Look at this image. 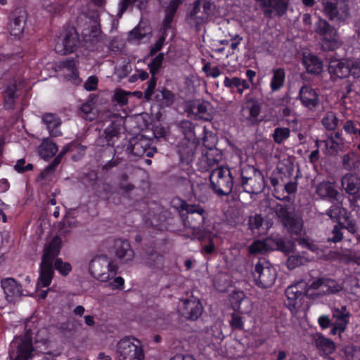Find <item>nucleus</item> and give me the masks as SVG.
I'll return each instance as SVG.
<instances>
[{"label":"nucleus","instance_id":"nucleus-1","mask_svg":"<svg viewBox=\"0 0 360 360\" xmlns=\"http://www.w3.org/2000/svg\"><path fill=\"white\" fill-rule=\"evenodd\" d=\"M173 207L178 211L185 227L191 229L196 236L204 231V224L207 212L200 205L188 204L186 200L179 198L172 201Z\"/></svg>","mask_w":360,"mask_h":360},{"label":"nucleus","instance_id":"nucleus-2","mask_svg":"<svg viewBox=\"0 0 360 360\" xmlns=\"http://www.w3.org/2000/svg\"><path fill=\"white\" fill-rule=\"evenodd\" d=\"M238 168L217 167L210 174V181L213 191L219 195H228L233 191L236 192L238 182Z\"/></svg>","mask_w":360,"mask_h":360},{"label":"nucleus","instance_id":"nucleus-3","mask_svg":"<svg viewBox=\"0 0 360 360\" xmlns=\"http://www.w3.org/2000/svg\"><path fill=\"white\" fill-rule=\"evenodd\" d=\"M238 182L236 184V193L245 192L250 194H258L265 187L264 175L260 170L253 166L238 168Z\"/></svg>","mask_w":360,"mask_h":360},{"label":"nucleus","instance_id":"nucleus-4","mask_svg":"<svg viewBox=\"0 0 360 360\" xmlns=\"http://www.w3.org/2000/svg\"><path fill=\"white\" fill-rule=\"evenodd\" d=\"M272 210L290 234L301 235L303 221L302 218L296 214L293 207L288 204L276 203L272 207Z\"/></svg>","mask_w":360,"mask_h":360},{"label":"nucleus","instance_id":"nucleus-5","mask_svg":"<svg viewBox=\"0 0 360 360\" xmlns=\"http://www.w3.org/2000/svg\"><path fill=\"white\" fill-rule=\"evenodd\" d=\"M118 266L107 255L94 257L89 265L90 274L101 282H106L116 276Z\"/></svg>","mask_w":360,"mask_h":360},{"label":"nucleus","instance_id":"nucleus-6","mask_svg":"<svg viewBox=\"0 0 360 360\" xmlns=\"http://www.w3.org/2000/svg\"><path fill=\"white\" fill-rule=\"evenodd\" d=\"M217 137L212 133H206L202 138V144L207 149L206 153H202L198 162V169L202 172L214 169L221 159V153L214 148Z\"/></svg>","mask_w":360,"mask_h":360},{"label":"nucleus","instance_id":"nucleus-7","mask_svg":"<svg viewBox=\"0 0 360 360\" xmlns=\"http://www.w3.org/2000/svg\"><path fill=\"white\" fill-rule=\"evenodd\" d=\"M309 284L303 280L291 285L285 290L286 300L285 304L292 312L297 311L302 308L306 297H311L309 294Z\"/></svg>","mask_w":360,"mask_h":360},{"label":"nucleus","instance_id":"nucleus-8","mask_svg":"<svg viewBox=\"0 0 360 360\" xmlns=\"http://www.w3.org/2000/svg\"><path fill=\"white\" fill-rule=\"evenodd\" d=\"M328 71L332 79H344L349 76L354 79L360 77L359 63L348 58L331 59Z\"/></svg>","mask_w":360,"mask_h":360},{"label":"nucleus","instance_id":"nucleus-9","mask_svg":"<svg viewBox=\"0 0 360 360\" xmlns=\"http://www.w3.org/2000/svg\"><path fill=\"white\" fill-rule=\"evenodd\" d=\"M215 5L211 0H196L187 13L186 21L191 26L198 27L214 14Z\"/></svg>","mask_w":360,"mask_h":360},{"label":"nucleus","instance_id":"nucleus-10","mask_svg":"<svg viewBox=\"0 0 360 360\" xmlns=\"http://www.w3.org/2000/svg\"><path fill=\"white\" fill-rule=\"evenodd\" d=\"M256 285L262 288H270L277 276L276 269L265 259H259L252 273Z\"/></svg>","mask_w":360,"mask_h":360},{"label":"nucleus","instance_id":"nucleus-11","mask_svg":"<svg viewBox=\"0 0 360 360\" xmlns=\"http://www.w3.org/2000/svg\"><path fill=\"white\" fill-rule=\"evenodd\" d=\"M116 354L118 360H143L144 359V352L140 341L128 337L119 341Z\"/></svg>","mask_w":360,"mask_h":360},{"label":"nucleus","instance_id":"nucleus-12","mask_svg":"<svg viewBox=\"0 0 360 360\" xmlns=\"http://www.w3.org/2000/svg\"><path fill=\"white\" fill-rule=\"evenodd\" d=\"M79 34L74 27L65 28L59 36L55 46V51L60 55L75 52L79 44Z\"/></svg>","mask_w":360,"mask_h":360},{"label":"nucleus","instance_id":"nucleus-13","mask_svg":"<svg viewBox=\"0 0 360 360\" xmlns=\"http://www.w3.org/2000/svg\"><path fill=\"white\" fill-rule=\"evenodd\" d=\"M151 139L144 136L131 138L126 146V152L129 155L134 157L146 156L152 158L157 153L155 146H152Z\"/></svg>","mask_w":360,"mask_h":360},{"label":"nucleus","instance_id":"nucleus-14","mask_svg":"<svg viewBox=\"0 0 360 360\" xmlns=\"http://www.w3.org/2000/svg\"><path fill=\"white\" fill-rule=\"evenodd\" d=\"M314 30L322 38V46L325 51H333L338 46L337 31L326 20L319 18Z\"/></svg>","mask_w":360,"mask_h":360},{"label":"nucleus","instance_id":"nucleus-15","mask_svg":"<svg viewBox=\"0 0 360 360\" xmlns=\"http://www.w3.org/2000/svg\"><path fill=\"white\" fill-rule=\"evenodd\" d=\"M309 288L319 290L320 295H337L343 291L344 283L327 276H321L312 281L309 284Z\"/></svg>","mask_w":360,"mask_h":360},{"label":"nucleus","instance_id":"nucleus-16","mask_svg":"<svg viewBox=\"0 0 360 360\" xmlns=\"http://www.w3.org/2000/svg\"><path fill=\"white\" fill-rule=\"evenodd\" d=\"M121 134L120 121H112L110 124L100 134L96 139V145L101 148L109 149L110 155H115V143L118 140Z\"/></svg>","mask_w":360,"mask_h":360},{"label":"nucleus","instance_id":"nucleus-17","mask_svg":"<svg viewBox=\"0 0 360 360\" xmlns=\"http://www.w3.org/2000/svg\"><path fill=\"white\" fill-rule=\"evenodd\" d=\"M323 14L328 19L339 25L347 23L349 10L347 6L338 7V0H323Z\"/></svg>","mask_w":360,"mask_h":360},{"label":"nucleus","instance_id":"nucleus-18","mask_svg":"<svg viewBox=\"0 0 360 360\" xmlns=\"http://www.w3.org/2000/svg\"><path fill=\"white\" fill-rule=\"evenodd\" d=\"M263 10L265 18L271 19L273 16L282 17L289 7L290 0H255Z\"/></svg>","mask_w":360,"mask_h":360},{"label":"nucleus","instance_id":"nucleus-19","mask_svg":"<svg viewBox=\"0 0 360 360\" xmlns=\"http://www.w3.org/2000/svg\"><path fill=\"white\" fill-rule=\"evenodd\" d=\"M82 38L84 46L90 51H94L96 46L102 39L101 25L96 21L86 23L82 30Z\"/></svg>","mask_w":360,"mask_h":360},{"label":"nucleus","instance_id":"nucleus-20","mask_svg":"<svg viewBox=\"0 0 360 360\" xmlns=\"http://www.w3.org/2000/svg\"><path fill=\"white\" fill-rule=\"evenodd\" d=\"M198 140L181 139L176 146V152L182 163L189 165L193 160Z\"/></svg>","mask_w":360,"mask_h":360},{"label":"nucleus","instance_id":"nucleus-21","mask_svg":"<svg viewBox=\"0 0 360 360\" xmlns=\"http://www.w3.org/2000/svg\"><path fill=\"white\" fill-rule=\"evenodd\" d=\"M27 12L20 8L15 9L9 15L8 27L11 34L15 37H20L25 29Z\"/></svg>","mask_w":360,"mask_h":360},{"label":"nucleus","instance_id":"nucleus-22","mask_svg":"<svg viewBox=\"0 0 360 360\" xmlns=\"http://www.w3.org/2000/svg\"><path fill=\"white\" fill-rule=\"evenodd\" d=\"M183 306L181 308V314L186 319L196 320L202 313V306L199 300L192 297L191 299L182 300Z\"/></svg>","mask_w":360,"mask_h":360},{"label":"nucleus","instance_id":"nucleus-23","mask_svg":"<svg viewBox=\"0 0 360 360\" xmlns=\"http://www.w3.org/2000/svg\"><path fill=\"white\" fill-rule=\"evenodd\" d=\"M299 98L301 103L307 108L312 110L319 104V97L317 91L309 85H304L299 91Z\"/></svg>","mask_w":360,"mask_h":360},{"label":"nucleus","instance_id":"nucleus-24","mask_svg":"<svg viewBox=\"0 0 360 360\" xmlns=\"http://www.w3.org/2000/svg\"><path fill=\"white\" fill-rule=\"evenodd\" d=\"M6 299L9 302H15L22 294V285L13 278H6L1 281Z\"/></svg>","mask_w":360,"mask_h":360},{"label":"nucleus","instance_id":"nucleus-25","mask_svg":"<svg viewBox=\"0 0 360 360\" xmlns=\"http://www.w3.org/2000/svg\"><path fill=\"white\" fill-rule=\"evenodd\" d=\"M114 249L115 255L122 263L131 261L134 257V250L127 240L116 239L114 243Z\"/></svg>","mask_w":360,"mask_h":360},{"label":"nucleus","instance_id":"nucleus-26","mask_svg":"<svg viewBox=\"0 0 360 360\" xmlns=\"http://www.w3.org/2000/svg\"><path fill=\"white\" fill-rule=\"evenodd\" d=\"M62 248L61 239L53 238L45 247L43 251L41 262L53 264L60 252Z\"/></svg>","mask_w":360,"mask_h":360},{"label":"nucleus","instance_id":"nucleus-27","mask_svg":"<svg viewBox=\"0 0 360 360\" xmlns=\"http://www.w3.org/2000/svg\"><path fill=\"white\" fill-rule=\"evenodd\" d=\"M302 63L308 74L319 75L323 72V60L313 53L304 54Z\"/></svg>","mask_w":360,"mask_h":360},{"label":"nucleus","instance_id":"nucleus-28","mask_svg":"<svg viewBox=\"0 0 360 360\" xmlns=\"http://www.w3.org/2000/svg\"><path fill=\"white\" fill-rule=\"evenodd\" d=\"M316 193L323 200H327L330 202L338 201L339 192L335 188L334 184L330 181H323L319 183L316 188Z\"/></svg>","mask_w":360,"mask_h":360},{"label":"nucleus","instance_id":"nucleus-29","mask_svg":"<svg viewBox=\"0 0 360 360\" xmlns=\"http://www.w3.org/2000/svg\"><path fill=\"white\" fill-rule=\"evenodd\" d=\"M224 86L229 89L232 94H238L242 95L245 90L250 89L249 82L244 79L238 77H225L224 80Z\"/></svg>","mask_w":360,"mask_h":360},{"label":"nucleus","instance_id":"nucleus-30","mask_svg":"<svg viewBox=\"0 0 360 360\" xmlns=\"http://www.w3.org/2000/svg\"><path fill=\"white\" fill-rule=\"evenodd\" d=\"M33 352L32 340L27 331L24 338L18 346L17 355L14 360H28L32 357Z\"/></svg>","mask_w":360,"mask_h":360},{"label":"nucleus","instance_id":"nucleus-31","mask_svg":"<svg viewBox=\"0 0 360 360\" xmlns=\"http://www.w3.org/2000/svg\"><path fill=\"white\" fill-rule=\"evenodd\" d=\"M42 122L46 126L49 134L53 137H58L62 134L60 127L61 120L55 113L47 112L43 115Z\"/></svg>","mask_w":360,"mask_h":360},{"label":"nucleus","instance_id":"nucleus-32","mask_svg":"<svg viewBox=\"0 0 360 360\" xmlns=\"http://www.w3.org/2000/svg\"><path fill=\"white\" fill-rule=\"evenodd\" d=\"M54 276L53 264L41 262L39 266V276L37 285L43 288L49 287Z\"/></svg>","mask_w":360,"mask_h":360},{"label":"nucleus","instance_id":"nucleus-33","mask_svg":"<svg viewBox=\"0 0 360 360\" xmlns=\"http://www.w3.org/2000/svg\"><path fill=\"white\" fill-rule=\"evenodd\" d=\"M314 342L316 348L324 356L332 354L336 348L335 342L331 339L326 338L321 333L316 334L314 338Z\"/></svg>","mask_w":360,"mask_h":360},{"label":"nucleus","instance_id":"nucleus-34","mask_svg":"<svg viewBox=\"0 0 360 360\" xmlns=\"http://www.w3.org/2000/svg\"><path fill=\"white\" fill-rule=\"evenodd\" d=\"M342 188L349 195L356 194L360 190V179L351 173L345 174L341 179Z\"/></svg>","mask_w":360,"mask_h":360},{"label":"nucleus","instance_id":"nucleus-35","mask_svg":"<svg viewBox=\"0 0 360 360\" xmlns=\"http://www.w3.org/2000/svg\"><path fill=\"white\" fill-rule=\"evenodd\" d=\"M153 100L161 107H170L174 103L175 95L170 90L163 87L156 89Z\"/></svg>","mask_w":360,"mask_h":360},{"label":"nucleus","instance_id":"nucleus-36","mask_svg":"<svg viewBox=\"0 0 360 360\" xmlns=\"http://www.w3.org/2000/svg\"><path fill=\"white\" fill-rule=\"evenodd\" d=\"M272 77L269 83L271 92L280 91L285 83V71L283 68H273L271 70Z\"/></svg>","mask_w":360,"mask_h":360},{"label":"nucleus","instance_id":"nucleus-37","mask_svg":"<svg viewBox=\"0 0 360 360\" xmlns=\"http://www.w3.org/2000/svg\"><path fill=\"white\" fill-rule=\"evenodd\" d=\"M182 3L183 0H171L169 4L164 8L165 15L162 25L164 26L165 29H170L172 27L174 18Z\"/></svg>","mask_w":360,"mask_h":360},{"label":"nucleus","instance_id":"nucleus-38","mask_svg":"<svg viewBox=\"0 0 360 360\" xmlns=\"http://www.w3.org/2000/svg\"><path fill=\"white\" fill-rule=\"evenodd\" d=\"M341 162L344 169L356 171L360 166V157L356 150H352L342 157Z\"/></svg>","mask_w":360,"mask_h":360},{"label":"nucleus","instance_id":"nucleus-39","mask_svg":"<svg viewBox=\"0 0 360 360\" xmlns=\"http://www.w3.org/2000/svg\"><path fill=\"white\" fill-rule=\"evenodd\" d=\"M58 150L57 144L49 138L43 139L39 147V155L44 160L53 158Z\"/></svg>","mask_w":360,"mask_h":360},{"label":"nucleus","instance_id":"nucleus-40","mask_svg":"<svg viewBox=\"0 0 360 360\" xmlns=\"http://www.w3.org/2000/svg\"><path fill=\"white\" fill-rule=\"evenodd\" d=\"M17 91L15 82L7 85L4 96V106L6 110H13L15 107Z\"/></svg>","mask_w":360,"mask_h":360},{"label":"nucleus","instance_id":"nucleus-41","mask_svg":"<svg viewBox=\"0 0 360 360\" xmlns=\"http://www.w3.org/2000/svg\"><path fill=\"white\" fill-rule=\"evenodd\" d=\"M333 316L335 319V323L341 324L344 328H347V326L349 322L351 313L347 309V307L343 305L340 308L335 307L333 309Z\"/></svg>","mask_w":360,"mask_h":360},{"label":"nucleus","instance_id":"nucleus-42","mask_svg":"<svg viewBox=\"0 0 360 360\" xmlns=\"http://www.w3.org/2000/svg\"><path fill=\"white\" fill-rule=\"evenodd\" d=\"M179 131L184 135V140H198L195 134L193 123L187 120L181 121L178 124Z\"/></svg>","mask_w":360,"mask_h":360},{"label":"nucleus","instance_id":"nucleus-43","mask_svg":"<svg viewBox=\"0 0 360 360\" xmlns=\"http://www.w3.org/2000/svg\"><path fill=\"white\" fill-rule=\"evenodd\" d=\"M200 240L207 241L208 244L205 245L202 247V252L207 255H212L215 251V245L214 239L216 237V234L210 231H204L200 233V236H197Z\"/></svg>","mask_w":360,"mask_h":360},{"label":"nucleus","instance_id":"nucleus-44","mask_svg":"<svg viewBox=\"0 0 360 360\" xmlns=\"http://www.w3.org/2000/svg\"><path fill=\"white\" fill-rule=\"evenodd\" d=\"M53 270H56L61 276H68L72 269V265L68 262H63L61 258H56L53 263Z\"/></svg>","mask_w":360,"mask_h":360},{"label":"nucleus","instance_id":"nucleus-45","mask_svg":"<svg viewBox=\"0 0 360 360\" xmlns=\"http://www.w3.org/2000/svg\"><path fill=\"white\" fill-rule=\"evenodd\" d=\"M345 229V225L339 222L335 224L331 231V236L328 238V241L333 243L340 242L343 239L344 230Z\"/></svg>","mask_w":360,"mask_h":360},{"label":"nucleus","instance_id":"nucleus-46","mask_svg":"<svg viewBox=\"0 0 360 360\" xmlns=\"http://www.w3.org/2000/svg\"><path fill=\"white\" fill-rule=\"evenodd\" d=\"M339 120L333 112H328L322 120V124L328 131L335 130L338 125Z\"/></svg>","mask_w":360,"mask_h":360},{"label":"nucleus","instance_id":"nucleus-47","mask_svg":"<svg viewBox=\"0 0 360 360\" xmlns=\"http://www.w3.org/2000/svg\"><path fill=\"white\" fill-rule=\"evenodd\" d=\"M290 130L288 127H276L272 135L275 143L278 144L283 143L290 137Z\"/></svg>","mask_w":360,"mask_h":360},{"label":"nucleus","instance_id":"nucleus-48","mask_svg":"<svg viewBox=\"0 0 360 360\" xmlns=\"http://www.w3.org/2000/svg\"><path fill=\"white\" fill-rule=\"evenodd\" d=\"M149 0H122L120 12H124L130 5L136 6L139 10H145L147 8Z\"/></svg>","mask_w":360,"mask_h":360},{"label":"nucleus","instance_id":"nucleus-49","mask_svg":"<svg viewBox=\"0 0 360 360\" xmlns=\"http://www.w3.org/2000/svg\"><path fill=\"white\" fill-rule=\"evenodd\" d=\"M307 259L299 254L292 255L287 259L286 265L289 269H294L297 266L304 265Z\"/></svg>","mask_w":360,"mask_h":360},{"label":"nucleus","instance_id":"nucleus-50","mask_svg":"<svg viewBox=\"0 0 360 360\" xmlns=\"http://www.w3.org/2000/svg\"><path fill=\"white\" fill-rule=\"evenodd\" d=\"M210 103L205 101H194L190 105L193 113L202 117L207 111V106Z\"/></svg>","mask_w":360,"mask_h":360},{"label":"nucleus","instance_id":"nucleus-51","mask_svg":"<svg viewBox=\"0 0 360 360\" xmlns=\"http://www.w3.org/2000/svg\"><path fill=\"white\" fill-rule=\"evenodd\" d=\"M246 108L249 112L248 118L250 120L257 119L261 112V105L259 102L257 101H250L248 102Z\"/></svg>","mask_w":360,"mask_h":360},{"label":"nucleus","instance_id":"nucleus-52","mask_svg":"<svg viewBox=\"0 0 360 360\" xmlns=\"http://www.w3.org/2000/svg\"><path fill=\"white\" fill-rule=\"evenodd\" d=\"M344 352L347 360H360V347L349 345L345 347Z\"/></svg>","mask_w":360,"mask_h":360},{"label":"nucleus","instance_id":"nucleus-53","mask_svg":"<svg viewBox=\"0 0 360 360\" xmlns=\"http://www.w3.org/2000/svg\"><path fill=\"white\" fill-rule=\"evenodd\" d=\"M243 292H235L229 295V302L231 308L234 311H237L240 308V304L243 299Z\"/></svg>","mask_w":360,"mask_h":360},{"label":"nucleus","instance_id":"nucleus-54","mask_svg":"<svg viewBox=\"0 0 360 360\" xmlns=\"http://www.w3.org/2000/svg\"><path fill=\"white\" fill-rule=\"evenodd\" d=\"M325 147L330 155H335L338 153L339 150L343 147L339 143L335 141L333 137L328 136V138L323 141Z\"/></svg>","mask_w":360,"mask_h":360},{"label":"nucleus","instance_id":"nucleus-55","mask_svg":"<svg viewBox=\"0 0 360 360\" xmlns=\"http://www.w3.org/2000/svg\"><path fill=\"white\" fill-rule=\"evenodd\" d=\"M229 324L233 330H243L244 329L243 317L236 312L231 314Z\"/></svg>","mask_w":360,"mask_h":360},{"label":"nucleus","instance_id":"nucleus-56","mask_svg":"<svg viewBox=\"0 0 360 360\" xmlns=\"http://www.w3.org/2000/svg\"><path fill=\"white\" fill-rule=\"evenodd\" d=\"M163 60L164 53H160L150 61V63L148 64V69L151 75H156L162 66Z\"/></svg>","mask_w":360,"mask_h":360},{"label":"nucleus","instance_id":"nucleus-57","mask_svg":"<svg viewBox=\"0 0 360 360\" xmlns=\"http://www.w3.org/2000/svg\"><path fill=\"white\" fill-rule=\"evenodd\" d=\"M342 129L347 134H358L360 138V128L359 129L356 124V123L352 120H347L343 127Z\"/></svg>","mask_w":360,"mask_h":360},{"label":"nucleus","instance_id":"nucleus-58","mask_svg":"<svg viewBox=\"0 0 360 360\" xmlns=\"http://www.w3.org/2000/svg\"><path fill=\"white\" fill-rule=\"evenodd\" d=\"M62 158L58 155L56 156L53 161L44 169L41 175L44 177L49 174L53 173L57 167L61 162Z\"/></svg>","mask_w":360,"mask_h":360},{"label":"nucleus","instance_id":"nucleus-59","mask_svg":"<svg viewBox=\"0 0 360 360\" xmlns=\"http://www.w3.org/2000/svg\"><path fill=\"white\" fill-rule=\"evenodd\" d=\"M146 35L142 29L137 26L129 32L128 39L129 41H136L143 39Z\"/></svg>","mask_w":360,"mask_h":360},{"label":"nucleus","instance_id":"nucleus-60","mask_svg":"<svg viewBox=\"0 0 360 360\" xmlns=\"http://www.w3.org/2000/svg\"><path fill=\"white\" fill-rule=\"evenodd\" d=\"M25 164V160L24 158L18 160L14 166L15 170L18 173L23 174L33 169L34 166L32 164L28 163L26 165Z\"/></svg>","mask_w":360,"mask_h":360},{"label":"nucleus","instance_id":"nucleus-61","mask_svg":"<svg viewBox=\"0 0 360 360\" xmlns=\"http://www.w3.org/2000/svg\"><path fill=\"white\" fill-rule=\"evenodd\" d=\"M129 93L120 89L115 91L114 94V100L120 105H126L128 102Z\"/></svg>","mask_w":360,"mask_h":360},{"label":"nucleus","instance_id":"nucleus-62","mask_svg":"<svg viewBox=\"0 0 360 360\" xmlns=\"http://www.w3.org/2000/svg\"><path fill=\"white\" fill-rule=\"evenodd\" d=\"M298 245L303 248H305L313 252L318 253L319 250V245L313 242L309 241V240L303 238H300L297 240Z\"/></svg>","mask_w":360,"mask_h":360},{"label":"nucleus","instance_id":"nucleus-63","mask_svg":"<svg viewBox=\"0 0 360 360\" xmlns=\"http://www.w3.org/2000/svg\"><path fill=\"white\" fill-rule=\"evenodd\" d=\"M65 78L75 85H79L82 83V79L79 77L77 68L66 73L65 75Z\"/></svg>","mask_w":360,"mask_h":360},{"label":"nucleus","instance_id":"nucleus-64","mask_svg":"<svg viewBox=\"0 0 360 360\" xmlns=\"http://www.w3.org/2000/svg\"><path fill=\"white\" fill-rule=\"evenodd\" d=\"M98 79L96 76H90L84 84V88L89 91H94L97 89Z\"/></svg>","mask_w":360,"mask_h":360}]
</instances>
